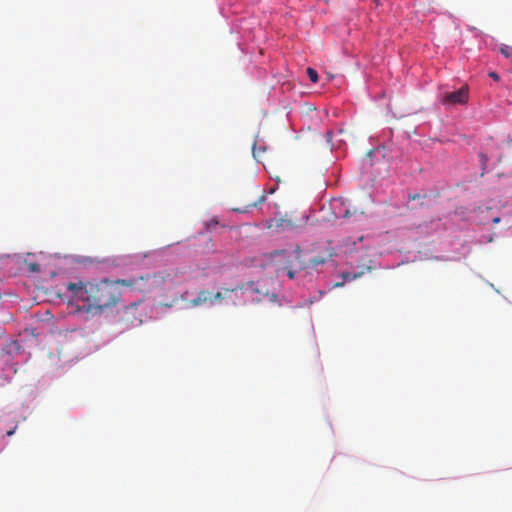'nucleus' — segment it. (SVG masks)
I'll return each instance as SVG.
<instances>
[{
  "instance_id": "2eb2a0df",
  "label": "nucleus",
  "mask_w": 512,
  "mask_h": 512,
  "mask_svg": "<svg viewBox=\"0 0 512 512\" xmlns=\"http://www.w3.org/2000/svg\"><path fill=\"white\" fill-rule=\"evenodd\" d=\"M344 278L347 280V279H353L355 278V276L351 277L349 273H347L346 275H344Z\"/></svg>"
},
{
  "instance_id": "423d86ee",
  "label": "nucleus",
  "mask_w": 512,
  "mask_h": 512,
  "mask_svg": "<svg viewBox=\"0 0 512 512\" xmlns=\"http://www.w3.org/2000/svg\"><path fill=\"white\" fill-rule=\"evenodd\" d=\"M306 73L310 79L311 82L316 83L318 81V73L313 68H307Z\"/></svg>"
},
{
  "instance_id": "dca6fc26",
  "label": "nucleus",
  "mask_w": 512,
  "mask_h": 512,
  "mask_svg": "<svg viewBox=\"0 0 512 512\" xmlns=\"http://www.w3.org/2000/svg\"><path fill=\"white\" fill-rule=\"evenodd\" d=\"M499 221H500V219H499V218H495V219L493 220V222H494V223H498Z\"/></svg>"
},
{
  "instance_id": "1a4fd4ad",
  "label": "nucleus",
  "mask_w": 512,
  "mask_h": 512,
  "mask_svg": "<svg viewBox=\"0 0 512 512\" xmlns=\"http://www.w3.org/2000/svg\"><path fill=\"white\" fill-rule=\"evenodd\" d=\"M29 270L32 271V272H39L40 271V266L37 263H32V264L29 265Z\"/></svg>"
},
{
  "instance_id": "6ab92c4d",
  "label": "nucleus",
  "mask_w": 512,
  "mask_h": 512,
  "mask_svg": "<svg viewBox=\"0 0 512 512\" xmlns=\"http://www.w3.org/2000/svg\"><path fill=\"white\" fill-rule=\"evenodd\" d=\"M3 334V330L2 328L0 327V336Z\"/></svg>"
},
{
  "instance_id": "39448f33",
  "label": "nucleus",
  "mask_w": 512,
  "mask_h": 512,
  "mask_svg": "<svg viewBox=\"0 0 512 512\" xmlns=\"http://www.w3.org/2000/svg\"><path fill=\"white\" fill-rule=\"evenodd\" d=\"M21 346L20 344L18 343V341H10L5 347H4V351H6L7 353H13V352H18L20 350Z\"/></svg>"
},
{
  "instance_id": "a211bd4d",
  "label": "nucleus",
  "mask_w": 512,
  "mask_h": 512,
  "mask_svg": "<svg viewBox=\"0 0 512 512\" xmlns=\"http://www.w3.org/2000/svg\"><path fill=\"white\" fill-rule=\"evenodd\" d=\"M348 215H349V212H348V211H346L344 216H345V217H348Z\"/></svg>"
},
{
  "instance_id": "ddd939ff",
  "label": "nucleus",
  "mask_w": 512,
  "mask_h": 512,
  "mask_svg": "<svg viewBox=\"0 0 512 512\" xmlns=\"http://www.w3.org/2000/svg\"><path fill=\"white\" fill-rule=\"evenodd\" d=\"M139 305V302H134L132 303L130 306H127L126 309H129V308H137V306Z\"/></svg>"
},
{
  "instance_id": "7ed1b4c3",
  "label": "nucleus",
  "mask_w": 512,
  "mask_h": 512,
  "mask_svg": "<svg viewBox=\"0 0 512 512\" xmlns=\"http://www.w3.org/2000/svg\"><path fill=\"white\" fill-rule=\"evenodd\" d=\"M191 307H198V306H207V307H213L215 306L214 299H213V292L208 290H200L197 293V296L190 300L189 302Z\"/></svg>"
},
{
  "instance_id": "0eeeda50",
  "label": "nucleus",
  "mask_w": 512,
  "mask_h": 512,
  "mask_svg": "<svg viewBox=\"0 0 512 512\" xmlns=\"http://www.w3.org/2000/svg\"><path fill=\"white\" fill-rule=\"evenodd\" d=\"M500 52L506 57L509 58L512 61V47L508 45H503L500 48Z\"/></svg>"
},
{
  "instance_id": "f257e3e1",
  "label": "nucleus",
  "mask_w": 512,
  "mask_h": 512,
  "mask_svg": "<svg viewBox=\"0 0 512 512\" xmlns=\"http://www.w3.org/2000/svg\"><path fill=\"white\" fill-rule=\"evenodd\" d=\"M149 278L150 275L131 279L101 278L91 281L80 279L69 281L65 287L73 300L72 313H78L85 318H100L122 301V291L119 286L134 287L139 280Z\"/></svg>"
},
{
  "instance_id": "9d476101",
  "label": "nucleus",
  "mask_w": 512,
  "mask_h": 512,
  "mask_svg": "<svg viewBox=\"0 0 512 512\" xmlns=\"http://www.w3.org/2000/svg\"><path fill=\"white\" fill-rule=\"evenodd\" d=\"M408 198H409V200L414 201V200L420 199L421 195L417 194V193L416 194H409Z\"/></svg>"
},
{
  "instance_id": "4468645a",
  "label": "nucleus",
  "mask_w": 512,
  "mask_h": 512,
  "mask_svg": "<svg viewBox=\"0 0 512 512\" xmlns=\"http://www.w3.org/2000/svg\"><path fill=\"white\" fill-rule=\"evenodd\" d=\"M288 276H289L290 279H293L295 277V272L289 271L288 272Z\"/></svg>"
},
{
  "instance_id": "6e6552de",
  "label": "nucleus",
  "mask_w": 512,
  "mask_h": 512,
  "mask_svg": "<svg viewBox=\"0 0 512 512\" xmlns=\"http://www.w3.org/2000/svg\"><path fill=\"white\" fill-rule=\"evenodd\" d=\"M325 262V260L323 258H313L310 260V263L314 266H317L319 264H323Z\"/></svg>"
},
{
  "instance_id": "f3484780",
  "label": "nucleus",
  "mask_w": 512,
  "mask_h": 512,
  "mask_svg": "<svg viewBox=\"0 0 512 512\" xmlns=\"http://www.w3.org/2000/svg\"><path fill=\"white\" fill-rule=\"evenodd\" d=\"M13 433H14V431L12 430V431H9V432L7 433V435H8V436H11Z\"/></svg>"
},
{
  "instance_id": "9b49d317",
  "label": "nucleus",
  "mask_w": 512,
  "mask_h": 512,
  "mask_svg": "<svg viewBox=\"0 0 512 512\" xmlns=\"http://www.w3.org/2000/svg\"><path fill=\"white\" fill-rule=\"evenodd\" d=\"M489 76L491 78H493L494 80H498L499 79V76H498V74L496 72H490Z\"/></svg>"
},
{
  "instance_id": "f03ea898",
  "label": "nucleus",
  "mask_w": 512,
  "mask_h": 512,
  "mask_svg": "<svg viewBox=\"0 0 512 512\" xmlns=\"http://www.w3.org/2000/svg\"><path fill=\"white\" fill-rule=\"evenodd\" d=\"M238 292L245 293H258L259 290L254 282H247L239 284L233 288H223L220 291L213 292V299L215 305L221 304L222 302H231L235 304V298H237Z\"/></svg>"
},
{
  "instance_id": "20e7f679",
  "label": "nucleus",
  "mask_w": 512,
  "mask_h": 512,
  "mask_svg": "<svg viewBox=\"0 0 512 512\" xmlns=\"http://www.w3.org/2000/svg\"><path fill=\"white\" fill-rule=\"evenodd\" d=\"M468 101V89L462 87L456 91L447 93L444 98V103L448 104H464Z\"/></svg>"
},
{
  "instance_id": "f8f14e48",
  "label": "nucleus",
  "mask_w": 512,
  "mask_h": 512,
  "mask_svg": "<svg viewBox=\"0 0 512 512\" xmlns=\"http://www.w3.org/2000/svg\"><path fill=\"white\" fill-rule=\"evenodd\" d=\"M326 138H327V141H328V142H331V139H332V131H327V132H326Z\"/></svg>"
}]
</instances>
